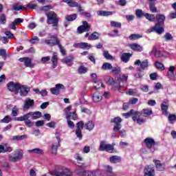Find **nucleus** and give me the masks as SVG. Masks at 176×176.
Returning <instances> with one entry per match:
<instances>
[{
	"label": "nucleus",
	"instance_id": "obj_27",
	"mask_svg": "<svg viewBox=\"0 0 176 176\" xmlns=\"http://www.w3.org/2000/svg\"><path fill=\"white\" fill-rule=\"evenodd\" d=\"M52 68H56L57 65L58 64V56L57 55V52H54L53 56L52 57Z\"/></svg>",
	"mask_w": 176,
	"mask_h": 176
},
{
	"label": "nucleus",
	"instance_id": "obj_3",
	"mask_svg": "<svg viewBox=\"0 0 176 176\" xmlns=\"http://www.w3.org/2000/svg\"><path fill=\"white\" fill-rule=\"evenodd\" d=\"M115 143L107 144L105 141H101L98 148V151L100 152H108L109 153H113L115 152Z\"/></svg>",
	"mask_w": 176,
	"mask_h": 176
},
{
	"label": "nucleus",
	"instance_id": "obj_59",
	"mask_svg": "<svg viewBox=\"0 0 176 176\" xmlns=\"http://www.w3.org/2000/svg\"><path fill=\"white\" fill-rule=\"evenodd\" d=\"M10 122H12V118H10L9 116H6L1 120V123H9Z\"/></svg>",
	"mask_w": 176,
	"mask_h": 176
},
{
	"label": "nucleus",
	"instance_id": "obj_17",
	"mask_svg": "<svg viewBox=\"0 0 176 176\" xmlns=\"http://www.w3.org/2000/svg\"><path fill=\"white\" fill-rule=\"evenodd\" d=\"M60 89H64L65 87L63 84H56V87H53L50 89V91L52 94H55V96H58L60 94Z\"/></svg>",
	"mask_w": 176,
	"mask_h": 176
},
{
	"label": "nucleus",
	"instance_id": "obj_52",
	"mask_svg": "<svg viewBox=\"0 0 176 176\" xmlns=\"http://www.w3.org/2000/svg\"><path fill=\"white\" fill-rule=\"evenodd\" d=\"M58 47H59V50H60L61 54H62L63 56H67V51L65 50V49L64 48V47H63V46L61 45V44H60V43H58Z\"/></svg>",
	"mask_w": 176,
	"mask_h": 176
},
{
	"label": "nucleus",
	"instance_id": "obj_6",
	"mask_svg": "<svg viewBox=\"0 0 176 176\" xmlns=\"http://www.w3.org/2000/svg\"><path fill=\"white\" fill-rule=\"evenodd\" d=\"M90 28H91V26L89 23L86 21H82V25H80L77 28V32L78 34H83V32H89L90 31Z\"/></svg>",
	"mask_w": 176,
	"mask_h": 176
},
{
	"label": "nucleus",
	"instance_id": "obj_51",
	"mask_svg": "<svg viewBox=\"0 0 176 176\" xmlns=\"http://www.w3.org/2000/svg\"><path fill=\"white\" fill-rule=\"evenodd\" d=\"M135 13H136V16H137V17H138V19H141V17H142V16H145V14H146L145 12H144L142 11V10H140V9L136 10Z\"/></svg>",
	"mask_w": 176,
	"mask_h": 176
},
{
	"label": "nucleus",
	"instance_id": "obj_24",
	"mask_svg": "<svg viewBox=\"0 0 176 176\" xmlns=\"http://www.w3.org/2000/svg\"><path fill=\"white\" fill-rule=\"evenodd\" d=\"M150 54H153L155 57H157L158 58H160L164 56V54L160 50H157V48H156L155 46L153 47L151 52H150Z\"/></svg>",
	"mask_w": 176,
	"mask_h": 176
},
{
	"label": "nucleus",
	"instance_id": "obj_19",
	"mask_svg": "<svg viewBox=\"0 0 176 176\" xmlns=\"http://www.w3.org/2000/svg\"><path fill=\"white\" fill-rule=\"evenodd\" d=\"M153 113L152 109H143L141 111H138V115H142L143 118H148V116H151Z\"/></svg>",
	"mask_w": 176,
	"mask_h": 176
},
{
	"label": "nucleus",
	"instance_id": "obj_11",
	"mask_svg": "<svg viewBox=\"0 0 176 176\" xmlns=\"http://www.w3.org/2000/svg\"><path fill=\"white\" fill-rule=\"evenodd\" d=\"M8 90L10 91H14V93H19V89L20 87V83L14 82L12 81L10 82L7 85Z\"/></svg>",
	"mask_w": 176,
	"mask_h": 176
},
{
	"label": "nucleus",
	"instance_id": "obj_60",
	"mask_svg": "<svg viewBox=\"0 0 176 176\" xmlns=\"http://www.w3.org/2000/svg\"><path fill=\"white\" fill-rule=\"evenodd\" d=\"M0 23L6 24V15H5V14H2L0 16Z\"/></svg>",
	"mask_w": 176,
	"mask_h": 176
},
{
	"label": "nucleus",
	"instance_id": "obj_42",
	"mask_svg": "<svg viewBox=\"0 0 176 176\" xmlns=\"http://www.w3.org/2000/svg\"><path fill=\"white\" fill-rule=\"evenodd\" d=\"M168 120L169 123H170V124H174V123H175L176 122V115L175 114H169L168 117Z\"/></svg>",
	"mask_w": 176,
	"mask_h": 176
},
{
	"label": "nucleus",
	"instance_id": "obj_9",
	"mask_svg": "<svg viewBox=\"0 0 176 176\" xmlns=\"http://www.w3.org/2000/svg\"><path fill=\"white\" fill-rule=\"evenodd\" d=\"M27 114H25L21 117L15 118L14 120L17 122H25V124L27 127H32V126H34V122L31 121L30 118H25Z\"/></svg>",
	"mask_w": 176,
	"mask_h": 176
},
{
	"label": "nucleus",
	"instance_id": "obj_23",
	"mask_svg": "<svg viewBox=\"0 0 176 176\" xmlns=\"http://www.w3.org/2000/svg\"><path fill=\"white\" fill-rule=\"evenodd\" d=\"M18 93H20V96H25L28 94V88L27 86L19 84V88H18Z\"/></svg>",
	"mask_w": 176,
	"mask_h": 176
},
{
	"label": "nucleus",
	"instance_id": "obj_56",
	"mask_svg": "<svg viewBox=\"0 0 176 176\" xmlns=\"http://www.w3.org/2000/svg\"><path fill=\"white\" fill-rule=\"evenodd\" d=\"M155 67L157 69H161L162 71H164V69H166L164 67V65L160 62H155Z\"/></svg>",
	"mask_w": 176,
	"mask_h": 176
},
{
	"label": "nucleus",
	"instance_id": "obj_49",
	"mask_svg": "<svg viewBox=\"0 0 176 176\" xmlns=\"http://www.w3.org/2000/svg\"><path fill=\"white\" fill-rule=\"evenodd\" d=\"M103 56L107 60H113V56L108 51H103Z\"/></svg>",
	"mask_w": 176,
	"mask_h": 176
},
{
	"label": "nucleus",
	"instance_id": "obj_1",
	"mask_svg": "<svg viewBox=\"0 0 176 176\" xmlns=\"http://www.w3.org/2000/svg\"><path fill=\"white\" fill-rule=\"evenodd\" d=\"M111 123H114V126L113 129V131L116 133V131H120V134L122 138H124L126 137V131L120 129H122V118L120 117H116L111 120Z\"/></svg>",
	"mask_w": 176,
	"mask_h": 176
},
{
	"label": "nucleus",
	"instance_id": "obj_35",
	"mask_svg": "<svg viewBox=\"0 0 176 176\" xmlns=\"http://www.w3.org/2000/svg\"><path fill=\"white\" fill-rule=\"evenodd\" d=\"M107 171L103 173L102 176H113V172H112V167L110 166H106Z\"/></svg>",
	"mask_w": 176,
	"mask_h": 176
},
{
	"label": "nucleus",
	"instance_id": "obj_28",
	"mask_svg": "<svg viewBox=\"0 0 176 176\" xmlns=\"http://www.w3.org/2000/svg\"><path fill=\"white\" fill-rule=\"evenodd\" d=\"M155 19L157 21V23L162 24V25H164V21L166 20V16L162 14H157Z\"/></svg>",
	"mask_w": 176,
	"mask_h": 176
},
{
	"label": "nucleus",
	"instance_id": "obj_44",
	"mask_svg": "<svg viewBox=\"0 0 176 176\" xmlns=\"http://www.w3.org/2000/svg\"><path fill=\"white\" fill-rule=\"evenodd\" d=\"M25 138H27L26 135H14L12 137V141H21V140H24Z\"/></svg>",
	"mask_w": 176,
	"mask_h": 176
},
{
	"label": "nucleus",
	"instance_id": "obj_41",
	"mask_svg": "<svg viewBox=\"0 0 176 176\" xmlns=\"http://www.w3.org/2000/svg\"><path fill=\"white\" fill-rule=\"evenodd\" d=\"M144 17L146 19V20H148V21H155L156 16H155V14L146 13L144 14Z\"/></svg>",
	"mask_w": 176,
	"mask_h": 176
},
{
	"label": "nucleus",
	"instance_id": "obj_45",
	"mask_svg": "<svg viewBox=\"0 0 176 176\" xmlns=\"http://www.w3.org/2000/svg\"><path fill=\"white\" fill-rule=\"evenodd\" d=\"M140 38H142V35L132 34L129 36V41H135L140 39Z\"/></svg>",
	"mask_w": 176,
	"mask_h": 176
},
{
	"label": "nucleus",
	"instance_id": "obj_15",
	"mask_svg": "<svg viewBox=\"0 0 176 176\" xmlns=\"http://www.w3.org/2000/svg\"><path fill=\"white\" fill-rule=\"evenodd\" d=\"M132 120H133V122H136L138 124L140 125L144 124V123L146 122V119L145 118V117H142V115L138 114H135V116L132 117Z\"/></svg>",
	"mask_w": 176,
	"mask_h": 176
},
{
	"label": "nucleus",
	"instance_id": "obj_26",
	"mask_svg": "<svg viewBox=\"0 0 176 176\" xmlns=\"http://www.w3.org/2000/svg\"><path fill=\"white\" fill-rule=\"evenodd\" d=\"M129 47L134 52H142V50H144V47L138 43L129 44Z\"/></svg>",
	"mask_w": 176,
	"mask_h": 176
},
{
	"label": "nucleus",
	"instance_id": "obj_57",
	"mask_svg": "<svg viewBox=\"0 0 176 176\" xmlns=\"http://www.w3.org/2000/svg\"><path fill=\"white\" fill-rule=\"evenodd\" d=\"M172 8H173V9H175V12L170 13L169 14V17H170V19H176V2L173 4Z\"/></svg>",
	"mask_w": 176,
	"mask_h": 176
},
{
	"label": "nucleus",
	"instance_id": "obj_18",
	"mask_svg": "<svg viewBox=\"0 0 176 176\" xmlns=\"http://www.w3.org/2000/svg\"><path fill=\"white\" fill-rule=\"evenodd\" d=\"M144 176H155V168L152 166H146L144 170Z\"/></svg>",
	"mask_w": 176,
	"mask_h": 176
},
{
	"label": "nucleus",
	"instance_id": "obj_55",
	"mask_svg": "<svg viewBox=\"0 0 176 176\" xmlns=\"http://www.w3.org/2000/svg\"><path fill=\"white\" fill-rule=\"evenodd\" d=\"M90 47H91V45L87 43H80V49H89Z\"/></svg>",
	"mask_w": 176,
	"mask_h": 176
},
{
	"label": "nucleus",
	"instance_id": "obj_25",
	"mask_svg": "<svg viewBox=\"0 0 176 176\" xmlns=\"http://www.w3.org/2000/svg\"><path fill=\"white\" fill-rule=\"evenodd\" d=\"M92 100L94 102H100L102 100V94L96 91L92 96Z\"/></svg>",
	"mask_w": 176,
	"mask_h": 176
},
{
	"label": "nucleus",
	"instance_id": "obj_2",
	"mask_svg": "<svg viewBox=\"0 0 176 176\" xmlns=\"http://www.w3.org/2000/svg\"><path fill=\"white\" fill-rule=\"evenodd\" d=\"M60 18L57 16L56 12L51 11L47 14V23L52 24V27H58V22Z\"/></svg>",
	"mask_w": 176,
	"mask_h": 176
},
{
	"label": "nucleus",
	"instance_id": "obj_12",
	"mask_svg": "<svg viewBox=\"0 0 176 176\" xmlns=\"http://www.w3.org/2000/svg\"><path fill=\"white\" fill-rule=\"evenodd\" d=\"M34 105H35V101L30 98H27L24 102L23 111H28L30 108H33Z\"/></svg>",
	"mask_w": 176,
	"mask_h": 176
},
{
	"label": "nucleus",
	"instance_id": "obj_5",
	"mask_svg": "<svg viewBox=\"0 0 176 176\" xmlns=\"http://www.w3.org/2000/svg\"><path fill=\"white\" fill-rule=\"evenodd\" d=\"M135 65H140V67H138L136 69L138 72H140L141 71H144L149 67V62L148 61V59H144L143 61H141V60L138 59L135 63Z\"/></svg>",
	"mask_w": 176,
	"mask_h": 176
},
{
	"label": "nucleus",
	"instance_id": "obj_16",
	"mask_svg": "<svg viewBox=\"0 0 176 176\" xmlns=\"http://www.w3.org/2000/svg\"><path fill=\"white\" fill-rule=\"evenodd\" d=\"M74 55H69V56L62 59L61 62L63 63V64H66L67 67H72L74 64Z\"/></svg>",
	"mask_w": 176,
	"mask_h": 176
},
{
	"label": "nucleus",
	"instance_id": "obj_50",
	"mask_svg": "<svg viewBox=\"0 0 176 176\" xmlns=\"http://www.w3.org/2000/svg\"><path fill=\"white\" fill-rule=\"evenodd\" d=\"M36 4L29 3L28 4L23 6V9H27V8L29 9H36Z\"/></svg>",
	"mask_w": 176,
	"mask_h": 176
},
{
	"label": "nucleus",
	"instance_id": "obj_20",
	"mask_svg": "<svg viewBox=\"0 0 176 176\" xmlns=\"http://www.w3.org/2000/svg\"><path fill=\"white\" fill-rule=\"evenodd\" d=\"M56 139H57V142L54 143L52 146V153L53 155H56L57 154V149L58 147L60 146V142H61V139H60V136L56 135Z\"/></svg>",
	"mask_w": 176,
	"mask_h": 176
},
{
	"label": "nucleus",
	"instance_id": "obj_43",
	"mask_svg": "<svg viewBox=\"0 0 176 176\" xmlns=\"http://www.w3.org/2000/svg\"><path fill=\"white\" fill-rule=\"evenodd\" d=\"M104 84L101 80H96V83L94 85L95 90H98V89H101V87H104Z\"/></svg>",
	"mask_w": 176,
	"mask_h": 176
},
{
	"label": "nucleus",
	"instance_id": "obj_62",
	"mask_svg": "<svg viewBox=\"0 0 176 176\" xmlns=\"http://www.w3.org/2000/svg\"><path fill=\"white\" fill-rule=\"evenodd\" d=\"M30 43H32V45L39 42V37L35 36L32 38V39L30 40Z\"/></svg>",
	"mask_w": 176,
	"mask_h": 176
},
{
	"label": "nucleus",
	"instance_id": "obj_58",
	"mask_svg": "<svg viewBox=\"0 0 176 176\" xmlns=\"http://www.w3.org/2000/svg\"><path fill=\"white\" fill-rule=\"evenodd\" d=\"M12 116H17L19 115V108L17 107L14 106L12 110Z\"/></svg>",
	"mask_w": 176,
	"mask_h": 176
},
{
	"label": "nucleus",
	"instance_id": "obj_4",
	"mask_svg": "<svg viewBox=\"0 0 176 176\" xmlns=\"http://www.w3.org/2000/svg\"><path fill=\"white\" fill-rule=\"evenodd\" d=\"M24 155V152L21 149H18L14 151V156L9 155L10 162H12L13 163H16V162H19L23 159V156Z\"/></svg>",
	"mask_w": 176,
	"mask_h": 176
},
{
	"label": "nucleus",
	"instance_id": "obj_38",
	"mask_svg": "<svg viewBox=\"0 0 176 176\" xmlns=\"http://www.w3.org/2000/svg\"><path fill=\"white\" fill-rule=\"evenodd\" d=\"M77 17H78V15L76 14L66 15L65 20L67 21H74V20H76Z\"/></svg>",
	"mask_w": 176,
	"mask_h": 176
},
{
	"label": "nucleus",
	"instance_id": "obj_33",
	"mask_svg": "<svg viewBox=\"0 0 176 176\" xmlns=\"http://www.w3.org/2000/svg\"><path fill=\"white\" fill-rule=\"evenodd\" d=\"M138 111H134V109H131L129 112L124 113H122V116H124L126 119L130 118L131 115H133V116H135V115H138Z\"/></svg>",
	"mask_w": 176,
	"mask_h": 176
},
{
	"label": "nucleus",
	"instance_id": "obj_8",
	"mask_svg": "<svg viewBox=\"0 0 176 176\" xmlns=\"http://www.w3.org/2000/svg\"><path fill=\"white\" fill-rule=\"evenodd\" d=\"M49 35H50V39L47 38L44 40L45 43H46V45H48V46H56V45H57L58 46V43H60V41H58V38H57V36H54L52 34H49Z\"/></svg>",
	"mask_w": 176,
	"mask_h": 176
},
{
	"label": "nucleus",
	"instance_id": "obj_32",
	"mask_svg": "<svg viewBox=\"0 0 176 176\" xmlns=\"http://www.w3.org/2000/svg\"><path fill=\"white\" fill-rule=\"evenodd\" d=\"M89 41H97V39H100V34L97 32H93L89 37Z\"/></svg>",
	"mask_w": 176,
	"mask_h": 176
},
{
	"label": "nucleus",
	"instance_id": "obj_54",
	"mask_svg": "<svg viewBox=\"0 0 176 176\" xmlns=\"http://www.w3.org/2000/svg\"><path fill=\"white\" fill-rule=\"evenodd\" d=\"M76 130H82L83 127H85V123L83 122V121H80L76 123Z\"/></svg>",
	"mask_w": 176,
	"mask_h": 176
},
{
	"label": "nucleus",
	"instance_id": "obj_14",
	"mask_svg": "<svg viewBox=\"0 0 176 176\" xmlns=\"http://www.w3.org/2000/svg\"><path fill=\"white\" fill-rule=\"evenodd\" d=\"M25 118L26 119L28 118H32V120H36V119L42 118V113L41 111L29 112L26 113V116H25Z\"/></svg>",
	"mask_w": 176,
	"mask_h": 176
},
{
	"label": "nucleus",
	"instance_id": "obj_47",
	"mask_svg": "<svg viewBox=\"0 0 176 176\" xmlns=\"http://www.w3.org/2000/svg\"><path fill=\"white\" fill-rule=\"evenodd\" d=\"M174 71H175V67L174 66H170L169 67V72L167 73V76L169 78H174Z\"/></svg>",
	"mask_w": 176,
	"mask_h": 176
},
{
	"label": "nucleus",
	"instance_id": "obj_63",
	"mask_svg": "<svg viewBox=\"0 0 176 176\" xmlns=\"http://www.w3.org/2000/svg\"><path fill=\"white\" fill-rule=\"evenodd\" d=\"M76 135L79 138V140H82L83 138V135L82 134V131L79 129L76 130Z\"/></svg>",
	"mask_w": 176,
	"mask_h": 176
},
{
	"label": "nucleus",
	"instance_id": "obj_37",
	"mask_svg": "<svg viewBox=\"0 0 176 176\" xmlns=\"http://www.w3.org/2000/svg\"><path fill=\"white\" fill-rule=\"evenodd\" d=\"M97 14L98 16H112V14H113V12H111V11H98L97 12Z\"/></svg>",
	"mask_w": 176,
	"mask_h": 176
},
{
	"label": "nucleus",
	"instance_id": "obj_40",
	"mask_svg": "<svg viewBox=\"0 0 176 176\" xmlns=\"http://www.w3.org/2000/svg\"><path fill=\"white\" fill-rule=\"evenodd\" d=\"M101 69H102L103 71L112 69V65L109 63H104L101 67Z\"/></svg>",
	"mask_w": 176,
	"mask_h": 176
},
{
	"label": "nucleus",
	"instance_id": "obj_10",
	"mask_svg": "<svg viewBox=\"0 0 176 176\" xmlns=\"http://www.w3.org/2000/svg\"><path fill=\"white\" fill-rule=\"evenodd\" d=\"M164 25L162 23H156L154 27H153L149 32H156L158 35H162L164 32Z\"/></svg>",
	"mask_w": 176,
	"mask_h": 176
},
{
	"label": "nucleus",
	"instance_id": "obj_36",
	"mask_svg": "<svg viewBox=\"0 0 176 176\" xmlns=\"http://www.w3.org/2000/svg\"><path fill=\"white\" fill-rule=\"evenodd\" d=\"M71 115H66V119L67 120V126L70 129H74L75 128V124L74 122L71 121Z\"/></svg>",
	"mask_w": 176,
	"mask_h": 176
},
{
	"label": "nucleus",
	"instance_id": "obj_64",
	"mask_svg": "<svg viewBox=\"0 0 176 176\" xmlns=\"http://www.w3.org/2000/svg\"><path fill=\"white\" fill-rule=\"evenodd\" d=\"M164 38H165L166 41H172L173 35H171L170 33H166Z\"/></svg>",
	"mask_w": 176,
	"mask_h": 176
},
{
	"label": "nucleus",
	"instance_id": "obj_13",
	"mask_svg": "<svg viewBox=\"0 0 176 176\" xmlns=\"http://www.w3.org/2000/svg\"><path fill=\"white\" fill-rule=\"evenodd\" d=\"M63 2L67 3L70 8H78V12H83L80 5L74 0H63Z\"/></svg>",
	"mask_w": 176,
	"mask_h": 176
},
{
	"label": "nucleus",
	"instance_id": "obj_7",
	"mask_svg": "<svg viewBox=\"0 0 176 176\" xmlns=\"http://www.w3.org/2000/svg\"><path fill=\"white\" fill-rule=\"evenodd\" d=\"M144 145L147 149H153L151 152H155V145H156V142L155 139L152 138H146L144 140Z\"/></svg>",
	"mask_w": 176,
	"mask_h": 176
},
{
	"label": "nucleus",
	"instance_id": "obj_21",
	"mask_svg": "<svg viewBox=\"0 0 176 176\" xmlns=\"http://www.w3.org/2000/svg\"><path fill=\"white\" fill-rule=\"evenodd\" d=\"M53 175L55 176H72V172L69 169H65L61 172L55 171L53 173Z\"/></svg>",
	"mask_w": 176,
	"mask_h": 176
},
{
	"label": "nucleus",
	"instance_id": "obj_22",
	"mask_svg": "<svg viewBox=\"0 0 176 176\" xmlns=\"http://www.w3.org/2000/svg\"><path fill=\"white\" fill-rule=\"evenodd\" d=\"M13 147L8 146V144H0V153H6V152H12Z\"/></svg>",
	"mask_w": 176,
	"mask_h": 176
},
{
	"label": "nucleus",
	"instance_id": "obj_30",
	"mask_svg": "<svg viewBox=\"0 0 176 176\" xmlns=\"http://www.w3.org/2000/svg\"><path fill=\"white\" fill-rule=\"evenodd\" d=\"M153 162L158 171H163L164 170V167H165L164 164L161 163L160 161L157 160H155Z\"/></svg>",
	"mask_w": 176,
	"mask_h": 176
},
{
	"label": "nucleus",
	"instance_id": "obj_48",
	"mask_svg": "<svg viewBox=\"0 0 176 176\" xmlns=\"http://www.w3.org/2000/svg\"><path fill=\"white\" fill-rule=\"evenodd\" d=\"M87 71H89V69H87V67L81 65L78 67V74H86V72H87Z\"/></svg>",
	"mask_w": 176,
	"mask_h": 176
},
{
	"label": "nucleus",
	"instance_id": "obj_29",
	"mask_svg": "<svg viewBox=\"0 0 176 176\" xmlns=\"http://www.w3.org/2000/svg\"><path fill=\"white\" fill-rule=\"evenodd\" d=\"M130 57H131V53H123L120 56L121 61L122 63H129L130 61Z\"/></svg>",
	"mask_w": 176,
	"mask_h": 176
},
{
	"label": "nucleus",
	"instance_id": "obj_39",
	"mask_svg": "<svg viewBox=\"0 0 176 176\" xmlns=\"http://www.w3.org/2000/svg\"><path fill=\"white\" fill-rule=\"evenodd\" d=\"M24 64L25 67H28L29 68H34V64H32L31 58L28 57H26Z\"/></svg>",
	"mask_w": 176,
	"mask_h": 176
},
{
	"label": "nucleus",
	"instance_id": "obj_53",
	"mask_svg": "<svg viewBox=\"0 0 176 176\" xmlns=\"http://www.w3.org/2000/svg\"><path fill=\"white\" fill-rule=\"evenodd\" d=\"M110 24L111 27H117V28H122V23L120 22H116V21H111Z\"/></svg>",
	"mask_w": 176,
	"mask_h": 176
},
{
	"label": "nucleus",
	"instance_id": "obj_46",
	"mask_svg": "<svg viewBox=\"0 0 176 176\" xmlns=\"http://www.w3.org/2000/svg\"><path fill=\"white\" fill-rule=\"evenodd\" d=\"M111 163H119L120 162V157L116 155L110 157L109 158Z\"/></svg>",
	"mask_w": 176,
	"mask_h": 176
},
{
	"label": "nucleus",
	"instance_id": "obj_34",
	"mask_svg": "<svg viewBox=\"0 0 176 176\" xmlns=\"http://www.w3.org/2000/svg\"><path fill=\"white\" fill-rule=\"evenodd\" d=\"M94 122H93L92 121H89L87 123H86L84 126L85 129H86V130H89V131H91V130H93V129H94Z\"/></svg>",
	"mask_w": 176,
	"mask_h": 176
},
{
	"label": "nucleus",
	"instance_id": "obj_61",
	"mask_svg": "<svg viewBox=\"0 0 176 176\" xmlns=\"http://www.w3.org/2000/svg\"><path fill=\"white\" fill-rule=\"evenodd\" d=\"M137 102H138V98H132L129 101V104L130 105H134L137 104Z\"/></svg>",
	"mask_w": 176,
	"mask_h": 176
},
{
	"label": "nucleus",
	"instance_id": "obj_31",
	"mask_svg": "<svg viewBox=\"0 0 176 176\" xmlns=\"http://www.w3.org/2000/svg\"><path fill=\"white\" fill-rule=\"evenodd\" d=\"M28 153H35L36 155H43V153H44L43 150H42L39 148H33L32 150H28Z\"/></svg>",
	"mask_w": 176,
	"mask_h": 176
}]
</instances>
